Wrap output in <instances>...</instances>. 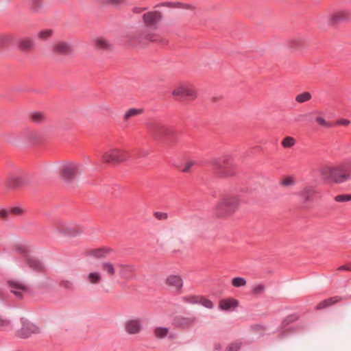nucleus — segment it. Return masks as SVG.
I'll return each instance as SVG.
<instances>
[{
  "instance_id": "obj_27",
  "label": "nucleus",
  "mask_w": 351,
  "mask_h": 351,
  "mask_svg": "<svg viewBox=\"0 0 351 351\" xmlns=\"http://www.w3.org/2000/svg\"><path fill=\"white\" fill-rule=\"evenodd\" d=\"M8 285L10 288L11 292L16 296L21 298L22 296V285L19 282H16L13 280L8 281Z\"/></svg>"
},
{
  "instance_id": "obj_55",
  "label": "nucleus",
  "mask_w": 351,
  "mask_h": 351,
  "mask_svg": "<svg viewBox=\"0 0 351 351\" xmlns=\"http://www.w3.org/2000/svg\"><path fill=\"white\" fill-rule=\"evenodd\" d=\"M17 45H18V47H19V48H21V47H22V43H21V41H19Z\"/></svg>"
},
{
  "instance_id": "obj_22",
  "label": "nucleus",
  "mask_w": 351,
  "mask_h": 351,
  "mask_svg": "<svg viewBox=\"0 0 351 351\" xmlns=\"http://www.w3.org/2000/svg\"><path fill=\"white\" fill-rule=\"evenodd\" d=\"M93 46L99 49H108L112 47V44L103 37H97L92 40Z\"/></svg>"
},
{
  "instance_id": "obj_46",
  "label": "nucleus",
  "mask_w": 351,
  "mask_h": 351,
  "mask_svg": "<svg viewBox=\"0 0 351 351\" xmlns=\"http://www.w3.org/2000/svg\"><path fill=\"white\" fill-rule=\"evenodd\" d=\"M180 5V3L178 2H177V3L165 2V3H162L161 4H158V5H157V6L162 5V6H167V7H178Z\"/></svg>"
},
{
  "instance_id": "obj_31",
  "label": "nucleus",
  "mask_w": 351,
  "mask_h": 351,
  "mask_svg": "<svg viewBox=\"0 0 351 351\" xmlns=\"http://www.w3.org/2000/svg\"><path fill=\"white\" fill-rule=\"evenodd\" d=\"M169 332V329L166 327H156L154 330V335L158 338L165 337Z\"/></svg>"
},
{
  "instance_id": "obj_34",
  "label": "nucleus",
  "mask_w": 351,
  "mask_h": 351,
  "mask_svg": "<svg viewBox=\"0 0 351 351\" xmlns=\"http://www.w3.org/2000/svg\"><path fill=\"white\" fill-rule=\"evenodd\" d=\"M334 199L337 202H351V194H341L335 196Z\"/></svg>"
},
{
  "instance_id": "obj_16",
  "label": "nucleus",
  "mask_w": 351,
  "mask_h": 351,
  "mask_svg": "<svg viewBox=\"0 0 351 351\" xmlns=\"http://www.w3.org/2000/svg\"><path fill=\"white\" fill-rule=\"evenodd\" d=\"M351 17V14L348 10H338L335 12L330 16L331 22L338 23Z\"/></svg>"
},
{
  "instance_id": "obj_11",
  "label": "nucleus",
  "mask_w": 351,
  "mask_h": 351,
  "mask_svg": "<svg viewBox=\"0 0 351 351\" xmlns=\"http://www.w3.org/2000/svg\"><path fill=\"white\" fill-rule=\"evenodd\" d=\"M117 271L121 278L130 280L133 278L134 266L130 264L118 263L116 265Z\"/></svg>"
},
{
  "instance_id": "obj_8",
  "label": "nucleus",
  "mask_w": 351,
  "mask_h": 351,
  "mask_svg": "<svg viewBox=\"0 0 351 351\" xmlns=\"http://www.w3.org/2000/svg\"><path fill=\"white\" fill-rule=\"evenodd\" d=\"M25 264L30 269L36 271H43L44 266L43 263L29 253L23 246V264Z\"/></svg>"
},
{
  "instance_id": "obj_33",
  "label": "nucleus",
  "mask_w": 351,
  "mask_h": 351,
  "mask_svg": "<svg viewBox=\"0 0 351 351\" xmlns=\"http://www.w3.org/2000/svg\"><path fill=\"white\" fill-rule=\"evenodd\" d=\"M53 34V31L51 29H45L42 30L37 34V37L42 40H46L49 38H50Z\"/></svg>"
},
{
  "instance_id": "obj_20",
  "label": "nucleus",
  "mask_w": 351,
  "mask_h": 351,
  "mask_svg": "<svg viewBox=\"0 0 351 351\" xmlns=\"http://www.w3.org/2000/svg\"><path fill=\"white\" fill-rule=\"evenodd\" d=\"M39 141V136L36 132H27L23 135V143L27 147L36 145Z\"/></svg>"
},
{
  "instance_id": "obj_12",
  "label": "nucleus",
  "mask_w": 351,
  "mask_h": 351,
  "mask_svg": "<svg viewBox=\"0 0 351 351\" xmlns=\"http://www.w3.org/2000/svg\"><path fill=\"white\" fill-rule=\"evenodd\" d=\"M141 328V322L139 319H130L125 323V329L128 334H137Z\"/></svg>"
},
{
  "instance_id": "obj_17",
  "label": "nucleus",
  "mask_w": 351,
  "mask_h": 351,
  "mask_svg": "<svg viewBox=\"0 0 351 351\" xmlns=\"http://www.w3.org/2000/svg\"><path fill=\"white\" fill-rule=\"evenodd\" d=\"M166 283L167 285L179 291L183 286L182 279L180 276L171 275L167 277Z\"/></svg>"
},
{
  "instance_id": "obj_50",
  "label": "nucleus",
  "mask_w": 351,
  "mask_h": 351,
  "mask_svg": "<svg viewBox=\"0 0 351 351\" xmlns=\"http://www.w3.org/2000/svg\"><path fill=\"white\" fill-rule=\"evenodd\" d=\"M9 213H10V212L8 210H6V209H1L0 210V217L2 219H5V218H6L8 216Z\"/></svg>"
},
{
  "instance_id": "obj_43",
  "label": "nucleus",
  "mask_w": 351,
  "mask_h": 351,
  "mask_svg": "<svg viewBox=\"0 0 351 351\" xmlns=\"http://www.w3.org/2000/svg\"><path fill=\"white\" fill-rule=\"evenodd\" d=\"M264 289V285H263L262 284H259L254 287L252 292L254 294H259L263 292Z\"/></svg>"
},
{
  "instance_id": "obj_7",
  "label": "nucleus",
  "mask_w": 351,
  "mask_h": 351,
  "mask_svg": "<svg viewBox=\"0 0 351 351\" xmlns=\"http://www.w3.org/2000/svg\"><path fill=\"white\" fill-rule=\"evenodd\" d=\"M173 96L179 98L196 97V91L193 85L189 83H182L178 85L172 92Z\"/></svg>"
},
{
  "instance_id": "obj_5",
  "label": "nucleus",
  "mask_w": 351,
  "mask_h": 351,
  "mask_svg": "<svg viewBox=\"0 0 351 351\" xmlns=\"http://www.w3.org/2000/svg\"><path fill=\"white\" fill-rule=\"evenodd\" d=\"M210 163L215 169L220 171L221 176H229L234 173L233 168L235 165L232 156L229 155L215 158L210 161Z\"/></svg>"
},
{
  "instance_id": "obj_37",
  "label": "nucleus",
  "mask_w": 351,
  "mask_h": 351,
  "mask_svg": "<svg viewBox=\"0 0 351 351\" xmlns=\"http://www.w3.org/2000/svg\"><path fill=\"white\" fill-rule=\"evenodd\" d=\"M198 304L208 308H212L213 307V302L210 300L206 299L202 296H199Z\"/></svg>"
},
{
  "instance_id": "obj_40",
  "label": "nucleus",
  "mask_w": 351,
  "mask_h": 351,
  "mask_svg": "<svg viewBox=\"0 0 351 351\" xmlns=\"http://www.w3.org/2000/svg\"><path fill=\"white\" fill-rule=\"evenodd\" d=\"M60 287L69 290L73 289L74 287L73 283L69 280H62L60 282Z\"/></svg>"
},
{
  "instance_id": "obj_26",
  "label": "nucleus",
  "mask_w": 351,
  "mask_h": 351,
  "mask_svg": "<svg viewBox=\"0 0 351 351\" xmlns=\"http://www.w3.org/2000/svg\"><path fill=\"white\" fill-rule=\"evenodd\" d=\"M340 300H341V298L339 296H335V297H332V298L326 299V300L322 301L321 302H319L316 306V309H323L324 308H326L328 306H330L337 303Z\"/></svg>"
},
{
  "instance_id": "obj_9",
  "label": "nucleus",
  "mask_w": 351,
  "mask_h": 351,
  "mask_svg": "<svg viewBox=\"0 0 351 351\" xmlns=\"http://www.w3.org/2000/svg\"><path fill=\"white\" fill-rule=\"evenodd\" d=\"M80 173V165L75 163L66 164L62 167L61 176L65 182H71Z\"/></svg>"
},
{
  "instance_id": "obj_39",
  "label": "nucleus",
  "mask_w": 351,
  "mask_h": 351,
  "mask_svg": "<svg viewBox=\"0 0 351 351\" xmlns=\"http://www.w3.org/2000/svg\"><path fill=\"white\" fill-rule=\"evenodd\" d=\"M34 43L31 38L25 37L23 38V50L31 49L34 47Z\"/></svg>"
},
{
  "instance_id": "obj_35",
  "label": "nucleus",
  "mask_w": 351,
  "mask_h": 351,
  "mask_svg": "<svg viewBox=\"0 0 351 351\" xmlns=\"http://www.w3.org/2000/svg\"><path fill=\"white\" fill-rule=\"evenodd\" d=\"M295 184V180L291 176L285 177L280 182V184L282 186H291L294 185Z\"/></svg>"
},
{
  "instance_id": "obj_13",
  "label": "nucleus",
  "mask_w": 351,
  "mask_h": 351,
  "mask_svg": "<svg viewBox=\"0 0 351 351\" xmlns=\"http://www.w3.org/2000/svg\"><path fill=\"white\" fill-rule=\"evenodd\" d=\"M84 280L90 285H97L102 282V274L99 271L89 272L84 276Z\"/></svg>"
},
{
  "instance_id": "obj_48",
  "label": "nucleus",
  "mask_w": 351,
  "mask_h": 351,
  "mask_svg": "<svg viewBox=\"0 0 351 351\" xmlns=\"http://www.w3.org/2000/svg\"><path fill=\"white\" fill-rule=\"evenodd\" d=\"M105 2L108 4L117 5L124 2V0H105Z\"/></svg>"
},
{
  "instance_id": "obj_32",
  "label": "nucleus",
  "mask_w": 351,
  "mask_h": 351,
  "mask_svg": "<svg viewBox=\"0 0 351 351\" xmlns=\"http://www.w3.org/2000/svg\"><path fill=\"white\" fill-rule=\"evenodd\" d=\"M246 282V280L243 277H236L232 280V285L236 288L244 287Z\"/></svg>"
},
{
  "instance_id": "obj_41",
  "label": "nucleus",
  "mask_w": 351,
  "mask_h": 351,
  "mask_svg": "<svg viewBox=\"0 0 351 351\" xmlns=\"http://www.w3.org/2000/svg\"><path fill=\"white\" fill-rule=\"evenodd\" d=\"M315 121L321 126L325 128H330L332 125L328 122H327L323 117H317L315 118Z\"/></svg>"
},
{
  "instance_id": "obj_14",
  "label": "nucleus",
  "mask_w": 351,
  "mask_h": 351,
  "mask_svg": "<svg viewBox=\"0 0 351 351\" xmlns=\"http://www.w3.org/2000/svg\"><path fill=\"white\" fill-rule=\"evenodd\" d=\"M195 322V318L178 316L174 319V325L176 327L186 328Z\"/></svg>"
},
{
  "instance_id": "obj_45",
  "label": "nucleus",
  "mask_w": 351,
  "mask_h": 351,
  "mask_svg": "<svg viewBox=\"0 0 351 351\" xmlns=\"http://www.w3.org/2000/svg\"><path fill=\"white\" fill-rule=\"evenodd\" d=\"M241 346L239 343H232L228 346L226 351H238Z\"/></svg>"
},
{
  "instance_id": "obj_23",
  "label": "nucleus",
  "mask_w": 351,
  "mask_h": 351,
  "mask_svg": "<svg viewBox=\"0 0 351 351\" xmlns=\"http://www.w3.org/2000/svg\"><path fill=\"white\" fill-rule=\"evenodd\" d=\"M26 5L27 8L34 13L40 12L43 8L42 0H27Z\"/></svg>"
},
{
  "instance_id": "obj_6",
  "label": "nucleus",
  "mask_w": 351,
  "mask_h": 351,
  "mask_svg": "<svg viewBox=\"0 0 351 351\" xmlns=\"http://www.w3.org/2000/svg\"><path fill=\"white\" fill-rule=\"evenodd\" d=\"M103 160L108 163H119L129 158L128 152L121 148L111 147L102 156Z\"/></svg>"
},
{
  "instance_id": "obj_1",
  "label": "nucleus",
  "mask_w": 351,
  "mask_h": 351,
  "mask_svg": "<svg viewBox=\"0 0 351 351\" xmlns=\"http://www.w3.org/2000/svg\"><path fill=\"white\" fill-rule=\"evenodd\" d=\"M162 16L159 11H150L144 13L143 21L145 29L141 32H130L122 36L123 44L138 47L152 42L160 40V35L156 32L158 28V23L161 21Z\"/></svg>"
},
{
  "instance_id": "obj_53",
  "label": "nucleus",
  "mask_w": 351,
  "mask_h": 351,
  "mask_svg": "<svg viewBox=\"0 0 351 351\" xmlns=\"http://www.w3.org/2000/svg\"><path fill=\"white\" fill-rule=\"evenodd\" d=\"M93 256H95L96 257H99L101 256V252L100 250H95L94 252H93Z\"/></svg>"
},
{
  "instance_id": "obj_29",
  "label": "nucleus",
  "mask_w": 351,
  "mask_h": 351,
  "mask_svg": "<svg viewBox=\"0 0 351 351\" xmlns=\"http://www.w3.org/2000/svg\"><path fill=\"white\" fill-rule=\"evenodd\" d=\"M295 139L289 136L285 137L281 142V145L284 148H291L295 145Z\"/></svg>"
},
{
  "instance_id": "obj_30",
  "label": "nucleus",
  "mask_w": 351,
  "mask_h": 351,
  "mask_svg": "<svg viewBox=\"0 0 351 351\" xmlns=\"http://www.w3.org/2000/svg\"><path fill=\"white\" fill-rule=\"evenodd\" d=\"M311 99V95L308 92H304L298 95L295 99L298 103L302 104L309 101Z\"/></svg>"
},
{
  "instance_id": "obj_28",
  "label": "nucleus",
  "mask_w": 351,
  "mask_h": 351,
  "mask_svg": "<svg viewBox=\"0 0 351 351\" xmlns=\"http://www.w3.org/2000/svg\"><path fill=\"white\" fill-rule=\"evenodd\" d=\"M28 119L34 123H40L46 119L45 115L40 112H32L28 114Z\"/></svg>"
},
{
  "instance_id": "obj_36",
  "label": "nucleus",
  "mask_w": 351,
  "mask_h": 351,
  "mask_svg": "<svg viewBox=\"0 0 351 351\" xmlns=\"http://www.w3.org/2000/svg\"><path fill=\"white\" fill-rule=\"evenodd\" d=\"M8 42L14 43V36L12 35H0V48L3 47Z\"/></svg>"
},
{
  "instance_id": "obj_42",
  "label": "nucleus",
  "mask_w": 351,
  "mask_h": 351,
  "mask_svg": "<svg viewBox=\"0 0 351 351\" xmlns=\"http://www.w3.org/2000/svg\"><path fill=\"white\" fill-rule=\"evenodd\" d=\"M154 216L158 220H165L168 217V214L164 212H155Z\"/></svg>"
},
{
  "instance_id": "obj_4",
  "label": "nucleus",
  "mask_w": 351,
  "mask_h": 351,
  "mask_svg": "<svg viewBox=\"0 0 351 351\" xmlns=\"http://www.w3.org/2000/svg\"><path fill=\"white\" fill-rule=\"evenodd\" d=\"M147 130L151 135L156 139L171 138L175 133L172 127L162 121H153L148 123Z\"/></svg>"
},
{
  "instance_id": "obj_2",
  "label": "nucleus",
  "mask_w": 351,
  "mask_h": 351,
  "mask_svg": "<svg viewBox=\"0 0 351 351\" xmlns=\"http://www.w3.org/2000/svg\"><path fill=\"white\" fill-rule=\"evenodd\" d=\"M321 173L328 180L342 184L351 180V160H345L336 166H325Z\"/></svg>"
},
{
  "instance_id": "obj_24",
  "label": "nucleus",
  "mask_w": 351,
  "mask_h": 351,
  "mask_svg": "<svg viewBox=\"0 0 351 351\" xmlns=\"http://www.w3.org/2000/svg\"><path fill=\"white\" fill-rule=\"evenodd\" d=\"M101 268L109 277L114 276L117 271L116 265H114L112 263L108 261L102 262Z\"/></svg>"
},
{
  "instance_id": "obj_54",
  "label": "nucleus",
  "mask_w": 351,
  "mask_h": 351,
  "mask_svg": "<svg viewBox=\"0 0 351 351\" xmlns=\"http://www.w3.org/2000/svg\"><path fill=\"white\" fill-rule=\"evenodd\" d=\"M7 324H8V322L6 321L0 319V327L4 326Z\"/></svg>"
},
{
  "instance_id": "obj_52",
  "label": "nucleus",
  "mask_w": 351,
  "mask_h": 351,
  "mask_svg": "<svg viewBox=\"0 0 351 351\" xmlns=\"http://www.w3.org/2000/svg\"><path fill=\"white\" fill-rule=\"evenodd\" d=\"M145 10V8H138V7H135L132 9V12L134 13H136V14H139V13H141L143 10Z\"/></svg>"
},
{
  "instance_id": "obj_3",
  "label": "nucleus",
  "mask_w": 351,
  "mask_h": 351,
  "mask_svg": "<svg viewBox=\"0 0 351 351\" xmlns=\"http://www.w3.org/2000/svg\"><path fill=\"white\" fill-rule=\"evenodd\" d=\"M240 198L237 195L230 194L224 196L215 205V215L218 217L231 216L239 208Z\"/></svg>"
},
{
  "instance_id": "obj_56",
  "label": "nucleus",
  "mask_w": 351,
  "mask_h": 351,
  "mask_svg": "<svg viewBox=\"0 0 351 351\" xmlns=\"http://www.w3.org/2000/svg\"><path fill=\"white\" fill-rule=\"evenodd\" d=\"M23 293H24L26 291V289H25V286H23Z\"/></svg>"
},
{
  "instance_id": "obj_19",
  "label": "nucleus",
  "mask_w": 351,
  "mask_h": 351,
  "mask_svg": "<svg viewBox=\"0 0 351 351\" xmlns=\"http://www.w3.org/2000/svg\"><path fill=\"white\" fill-rule=\"evenodd\" d=\"M39 332V328L35 324L28 321H23V338H27L32 334Z\"/></svg>"
},
{
  "instance_id": "obj_51",
  "label": "nucleus",
  "mask_w": 351,
  "mask_h": 351,
  "mask_svg": "<svg viewBox=\"0 0 351 351\" xmlns=\"http://www.w3.org/2000/svg\"><path fill=\"white\" fill-rule=\"evenodd\" d=\"M338 270H339V271H344V270L351 271V263L349 265H344L340 266L338 268Z\"/></svg>"
},
{
  "instance_id": "obj_47",
  "label": "nucleus",
  "mask_w": 351,
  "mask_h": 351,
  "mask_svg": "<svg viewBox=\"0 0 351 351\" xmlns=\"http://www.w3.org/2000/svg\"><path fill=\"white\" fill-rule=\"evenodd\" d=\"M348 124H350V121L348 119H339V120L337 121V122L335 123V125H348Z\"/></svg>"
},
{
  "instance_id": "obj_38",
  "label": "nucleus",
  "mask_w": 351,
  "mask_h": 351,
  "mask_svg": "<svg viewBox=\"0 0 351 351\" xmlns=\"http://www.w3.org/2000/svg\"><path fill=\"white\" fill-rule=\"evenodd\" d=\"M199 295H187L182 298L184 302L195 304H198V299Z\"/></svg>"
},
{
  "instance_id": "obj_44",
  "label": "nucleus",
  "mask_w": 351,
  "mask_h": 351,
  "mask_svg": "<svg viewBox=\"0 0 351 351\" xmlns=\"http://www.w3.org/2000/svg\"><path fill=\"white\" fill-rule=\"evenodd\" d=\"M195 164V161H193V160H189L186 162V165L184 166V167L182 169V171L184 172V173H187L189 172L191 167Z\"/></svg>"
},
{
  "instance_id": "obj_10",
  "label": "nucleus",
  "mask_w": 351,
  "mask_h": 351,
  "mask_svg": "<svg viewBox=\"0 0 351 351\" xmlns=\"http://www.w3.org/2000/svg\"><path fill=\"white\" fill-rule=\"evenodd\" d=\"M316 193L317 191L315 186H306L297 193V195L300 198V201L305 204L313 201Z\"/></svg>"
},
{
  "instance_id": "obj_15",
  "label": "nucleus",
  "mask_w": 351,
  "mask_h": 351,
  "mask_svg": "<svg viewBox=\"0 0 351 351\" xmlns=\"http://www.w3.org/2000/svg\"><path fill=\"white\" fill-rule=\"evenodd\" d=\"M53 52L61 54L66 55L72 51V47L71 45L66 42H58L53 47Z\"/></svg>"
},
{
  "instance_id": "obj_21",
  "label": "nucleus",
  "mask_w": 351,
  "mask_h": 351,
  "mask_svg": "<svg viewBox=\"0 0 351 351\" xmlns=\"http://www.w3.org/2000/svg\"><path fill=\"white\" fill-rule=\"evenodd\" d=\"M238 304V300L233 298H228L221 300L219 306L221 310L229 311L234 309Z\"/></svg>"
},
{
  "instance_id": "obj_25",
  "label": "nucleus",
  "mask_w": 351,
  "mask_h": 351,
  "mask_svg": "<svg viewBox=\"0 0 351 351\" xmlns=\"http://www.w3.org/2000/svg\"><path fill=\"white\" fill-rule=\"evenodd\" d=\"M142 112L143 110L141 108H130L124 113L123 120L124 122H128L130 119L140 115Z\"/></svg>"
},
{
  "instance_id": "obj_49",
  "label": "nucleus",
  "mask_w": 351,
  "mask_h": 351,
  "mask_svg": "<svg viewBox=\"0 0 351 351\" xmlns=\"http://www.w3.org/2000/svg\"><path fill=\"white\" fill-rule=\"evenodd\" d=\"M10 213L15 215H20L22 213V208L20 206L12 208Z\"/></svg>"
},
{
  "instance_id": "obj_18",
  "label": "nucleus",
  "mask_w": 351,
  "mask_h": 351,
  "mask_svg": "<svg viewBox=\"0 0 351 351\" xmlns=\"http://www.w3.org/2000/svg\"><path fill=\"white\" fill-rule=\"evenodd\" d=\"M20 178L14 175H10L5 180L4 185L6 190H14L20 184Z\"/></svg>"
}]
</instances>
